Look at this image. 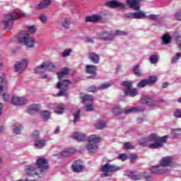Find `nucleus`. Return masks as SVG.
Listing matches in <instances>:
<instances>
[{
	"label": "nucleus",
	"mask_w": 181,
	"mask_h": 181,
	"mask_svg": "<svg viewBox=\"0 0 181 181\" xmlns=\"http://www.w3.org/2000/svg\"><path fill=\"white\" fill-rule=\"evenodd\" d=\"M70 69H65L60 72H57L59 80L61 81L57 84V88L59 90V93L57 94L58 97H63V95H67V91H69V86H70V81L67 79L63 80V78L69 76Z\"/></svg>",
	"instance_id": "obj_1"
},
{
	"label": "nucleus",
	"mask_w": 181,
	"mask_h": 181,
	"mask_svg": "<svg viewBox=\"0 0 181 181\" xmlns=\"http://www.w3.org/2000/svg\"><path fill=\"white\" fill-rule=\"evenodd\" d=\"M173 165V157L172 156H165L163 157L160 160L159 165L153 166L150 169L151 173L153 175H165V173H168L169 172L170 166Z\"/></svg>",
	"instance_id": "obj_2"
},
{
	"label": "nucleus",
	"mask_w": 181,
	"mask_h": 181,
	"mask_svg": "<svg viewBox=\"0 0 181 181\" xmlns=\"http://www.w3.org/2000/svg\"><path fill=\"white\" fill-rule=\"evenodd\" d=\"M147 138L148 142H154L148 145L149 149H160V148H163V144H166V141L168 138H169V136L165 135L159 137L156 134L152 133Z\"/></svg>",
	"instance_id": "obj_3"
},
{
	"label": "nucleus",
	"mask_w": 181,
	"mask_h": 181,
	"mask_svg": "<svg viewBox=\"0 0 181 181\" xmlns=\"http://www.w3.org/2000/svg\"><path fill=\"white\" fill-rule=\"evenodd\" d=\"M128 33L125 31L116 30L115 34L110 33L108 31H101L98 33L97 36L99 40L102 42H112L115 39V36H127Z\"/></svg>",
	"instance_id": "obj_4"
},
{
	"label": "nucleus",
	"mask_w": 181,
	"mask_h": 181,
	"mask_svg": "<svg viewBox=\"0 0 181 181\" xmlns=\"http://www.w3.org/2000/svg\"><path fill=\"white\" fill-rule=\"evenodd\" d=\"M136 11L127 13L124 14V18L126 19H153L155 18V16H151V14L147 16L146 13L144 11H141V8L139 10H136Z\"/></svg>",
	"instance_id": "obj_5"
},
{
	"label": "nucleus",
	"mask_w": 181,
	"mask_h": 181,
	"mask_svg": "<svg viewBox=\"0 0 181 181\" xmlns=\"http://www.w3.org/2000/svg\"><path fill=\"white\" fill-rule=\"evenodd\" d=\"M35 42V39L30 38V35L28 33L18 34V43L20 45H25L27 47H34Z\"/></svg>",
	"instance_id": "obj_6"
},
{
	"label": "nucleus",
	"mask_w": 181,
	"mask_h": 181,
	"mask_svg": "<svg viewBox=\"0 0 181 181\" xmlns=\"http://www.w3.org/2000/svg\"><path fill=\"white\" fill-rule=\"evenodd\" d=\"M141 103L142 104L148 105V107H150L151 108H156V107H159L161 104H163L165 100L163 99L153 100V99L148 96H142Z\"/></svg>",
	"instance_id": "obj_7"
},
{
	"label": "nucleus",
	"mask_w": 181,
	"mask_h": 181,
	"mask_svg": "<svg viewBox=\"0 0 181 181\" xmlns=\"http://www.w3.org/2000/svg\"><path fill=\"white\" fill-rule=\"evenodd\" d=\"M122 86L126 88L124 90L125 95H129V97H136L138 95V90L132 88V82L129 81H123Z\"/></svg>",
	"instance_id": "obj_8"
},
{
	"label": "nucleus",
	"mask_w": 181,
	"mask_h": 181,
	"mask_svg": "<svg viewBox=\"0 0 181 181\" xmlns=\"http://www.w3.org/2000/svg\"><path fill=\"white\" fill-rule=\"evenodd\" d=\"M102 173L105 177H108L110 176V173H112V172H117V170H119V167L114 165H110L107 163L102 167Z\"/></svg>",
	"instance_id": "obj_9"
},
{
	"label": "nucleus",
	"mask_w": 181,
	"mask_h": 181,
	"mask_svg": "<svg viewBox=\"0 0 181 181\" xmlns=\"http://www.w3.org/2000/svg\"><path fill=\"white\" fill-rule=\"evenodd\" d=\"M158 81V77L156 76H151L147 79H143L139 82L137 86L139 88H144V87H146V86H152V84H155Z\"/></svg>",
	"instance_id": "obj_10"
},
{
	"label": "nucleus",
	"mask_w": 181,
	"mask_h": 181,
	"mask_svg": "<svg viewBox=\"0 0 181 181\" xmlns=\"http://www.w3.org/2000/svg\"><path fill=\"white\" fill-rule=\"evenodd\" d=\"M144 0H126V5L134 9V11H139L141 9V2Z\"/></svg>",
	"instance_id": "obj_11"
},
{
	"label": "nucleus",
	"mask_w": 181,
	"mask_h": 181,
	"mask_svg": "<svg viewBox=\"0 0 181 181\" xmlns=\"http://www.w3.org/2000/svg\"><path fill=\"white\" fill-rule=\"evenodd\" d=\"M151 16H154V18L150 19V21H153L156 26L159 28H162L163 26L166 28L168 26V21L163 18V17L159 18V15L158 14H151Z\"/></svg>",
	"instance_id": "obj_12"
},
{
	"label": "nucleus",
	"mask_w": 181,
	"mask_h": 181,
	"mask_svg": "<svg viewBox=\"0 0 181 181\" xmlns=\"http://www.w3.org/2000/svg\"><path fill=\"white\" fill-rule=\"evenodd\" d=\"M49 108H53L55 114L62 115L66 111V105L63 103L50 104Z\"/></svg>",
	"instance_id": "obj_13"
},
{
	"label": "nucleus",
	"mask_w": 181,
	"mask_h": 181,
	"mask_svg": "<svg viewBox=\"0 0 181 181\" xmlns=\"http://www.w3.org/2000/svg\"><path fill=\"white\" fill-rule=\"evenodd\" d=\"M105 6L108 8H122V9H124L125 4L124 3L119 2L118 0H111L105 2Z\"/></svg>",
	"instance_id": "obj_14"
},
{
	"label": "nucleus",
	"mask_w": 181,
	"mask_h": 181,
	"mask_svg": "<svg viewBox=\"0 0 181 181\" xmlns=\"http://www.w3.org/2000/svg\"><path fill=\"white\" fill-rule=\"evenodd\" d=\"M36 163L38 169H41V172L47 170L49 168L47 165V159L45 158H38Z\"/></svg>",
	"instance_id": "obj_15"
},
{
	"label": "nucleus",
	"mask_w": 181,
	"mask_h": 181,
	"mask_svg": "<svg viewBox=\"0 0 181 181\" xmlns=\"http://www.w3.org/2000/svg\"><path fill=\"white\" fill-rule=\"evenodd\" d=\"M103 16L99 14H93L91 16H87L86 17V22H90V23H97L102 21Z\"/></svg>",
	"instance_id": "obj_16"
},
{
	"label": "nucleus",
	"mask_w": 181,
	"mask_h": 181,
	"mask_svg": "<svg viewBox=\"0 0 181 181\" xmlns=\"http://www.w3.org/2000/svg\"><path fill=\"white\" fill-rule=\"evenodd\" d=\"M26 103H28V100L25 98L13 96L11 99V104L13 105H23V104H26Z\"/></svg>",
	"instance_id": "obj_17"
},
{
	"label": "nucleus",
	"mask_w": 181,
	"mask_h": 181,
	"mask_svg": "<svg viewBox=\"0 0 181 181\" xmlns=\"http://www.w3.org/2000/svg\"><path fill=\"white\" fill-rule=\"evenodd\" d=\"M124 176H128V177H130L132 180H141L142 179L141 175L134 171H127Z\"/></svg>",
	"instance_id": "obj_18"
},
{
	"label": "nucleus",
	"mask_w": 181,
	"mask_h": 181,
	"mask_svg": "<svg viewBox=\"0 0 181 181\" xmlns=\"http://www.w3.org/2000/svg\"><path fill=\"white\" fill-rule=\"evenodd\" d=\"M83 169H84V166L80 163V160L75 161L72 165V170L75 172V173L83 172Z\"/></svg>",
	"instance_id": "obj_19"
},
{
	"label": "nucleus",
	"mask_w": 181,
	"mask_h": 181,
	"mask_svg": "<svg viewBox=\"0 0 181 181\" xmlns=\"http://www.w3.org/2000/svg\"><path fill=\"white\" fill-rule=\"evenodd\" d=\"M29 65V62L26 59H22L21 62H17L14 64V69H26Z\"/></svg>",
	"instance_id": "obj_20"
},
{
	"label": "nucleus",
	"mask_w": 181,
	"mask_h": 181,
	"mask_svg": "<svg viewBox=\"0 0 181 181\" xmlns=\"http://www.w3.org/2000/svg\"><path fill=\"white\" fill-rule=\"evenodd\" d=\"M172 43V36L169 33H166L162 37V45L164 46H168Z\"/></svg>",
	"instance_id": "obj_21"
},
{
	"label": "nucleus",
	"mask_w": 181,
	"mask_h": 181,
	"mask_svg": "<svg viewBox=\"0 0 181 181\" xmlns=\"http://www.w3.org/2000/svg\"><path fill=\"white\" fill-rule=\"evenodd\" d=\"M145 109L142 106H138L127 109L124 111V114H131L132 112H144Z\"/></svg>",
	"instance_id": "obj_22"
},
{
	"label": "nucleus",
	"mask_w": 181,
	"mask_h": 181,
	"mask_svg": "<svg viewBox=\"0 0 181 181\" xmlns=\"http://www.w3.org/2000/svg\"><path fill=\"white\" fill-rule=\"evenodd\" d=\"M39 110H40V106L37 104L30 105L28 107V114H36V112H39Z\"/></svg>",
	"instance_id": "obj_23"
},
{
	"label": "nucleus",
	"mask_w": 181,
	"mask_h": 181,
	"mask_svg": "<svg viewBox=\"0 0 181 181\" xmlns=\"http://www.w3.org/2000/svg\"><path fill=\"white\" fill-rule=\"evenodd\" d=\"M51 4L52 0H43L42 2L37 5L36 9L42 11V9H45V8H47V6H49Z\"/></svg>",
	"instance_id": "obj_24"
},
{
	"label": "nucleus",
	"mask_w": 181,
	"mask_h": 181,
	"mask_svg": "<svg viewBox=\"0 0 181 181\" xmlns=\"http://www.w3.org/2000/svg\"><path fill=\"white\" fill-rule=\"evenodd\" d=\"M86 149L90 152V153L94 154L97 153V151H98V146L95 144L89 143L86 146Z\"/></svg>",
	"instance_id": "obj_25"
},
{
	"label": "nucleus",
	"mask_w": 181,
	"mask_h": 181,
	"mask_svg": "<svg viewBox=\"0 0 181 181\" xmlns=\"http://www.w3.org/2000/svg\"><path fill=\"white\" fill-rule=\"evenodd\" d=\"M25 173L28 176H35V175H37L35 165H28L25 168Z\"/></svg>",
	"instance_id": "obj_26"
},
{
	"label": "nucleus",
	"mask_w": 181,
	"mask_h": 181,
	"mask_svg": "<svg viewBox=\"0 0 181 181\" xmlns=\"http://www.w3.org/2000/svg\"><path fill=\"white\" fill-rule=\"evenodd\" d=\"M35 69H56V66L52 62H44L35 67Z\"/></svg>",
	"instance_id": "obj_27"
},
{
	"label": "nucleus",
	"mask_w": 181,
	"mask_h": 181,
	"mask_svg": "<svg viewBox=\"0 0 181 181\" xmlns=\"http://www.w3.org/2000/svg\"><path fill=\"white\" fill-rule=\"evenodd\" d=\"M89 143L90 144H100L101 142V138H100V136L96 134L90 135L88 138Z\"/></svg>",
	"instance_id": "obj_28"
},
{
	"label": "nucleus",
	"mask_w": 181,
	"mask_h": 181,
	"mask_svg": "<svg viewBox=\"0 0 181 181\" xmlns=\"http://www.w3.org/2000/svg\"><path fill=\"white\" fill-rule=\"evenodd\" d=\"M73 137L76 139V141H81L82 142H84V141L86 139V134L83 133L76 132L73 135Z\"/></svg>",
	"instance_id": "obj_29"
},
{
	"label": "nucleus",
	"mask_w": 181,
	"mask_h": 181,
	"mask_svg": "<svg viewBox=\"0 0 181 181\" xmlns=\"http://www.w3.org/2000/svg\"><path fill=\"white\" fill-rule=\"evenodd\" d=\"M89 58L90 59L91 62H93L95 64H98V63H100V55L99 54L92 52V53L89 54Z\"/></svg>",
	"instance_id": "obj_30"
},
{
	"label": "nucleus",
	"mask_w": 181,
	"mask_h": 181,
	"mask_svg": "<svg viewBox=\"0 0 181 181\" xmlns=\"http://www.w3.org/2000/svg\"><path fill=\"white\" fill-rule=\"evenodd\" d=\"M23 129L22 124H16L13 126V132L16 134V135H19L21 134V131Z\"/></svg>",
	"instance_id": "obj_31"
},
{
	"label": "nucleus",
	"mask_w": 181,
	"mask_h": 181,
	"mask_svg": "<svg viewBox=\"0 0 181 181\" xmlns=\"http://www.w3.org/2000/svg\"><path fill=\"white\" fill-rule=\"evenodd\" d=\"M40 115L44 121H47L50 118V112L47 110H42L40 112Z\"/></svg>",
	"instance_id": "obj_32"
},
{
	"label": "nucleus",
	"mask_w": 181,
	"mask_h": 181,
	"mask_svg": "<svg viewBox=\"0 0 181 181\" xmlns=\"http://www.w3.org/2000/svg\"><path fill=\"white\" fill-rule=\"evenodd\" d=\"M35 146L38 149H41V148H43L46 145V141L45 140H37L35 141Z\"/></svg>",
	"instance_id": "obj_33"
},
{
	"label": "nucleus",
	"mask_w": 181,
	"mask_h": 181,
	"mask_svg": "<svg viewBox=\"0 0 181 181\" xmlns=\"http://www.w3.org/2000/svg\"><path fill=\"white\" fill-rule=\"evenodd\" d=\"M7 16L8 17L7 20L11 22L12 23H13V21H16L17 19V16L16 12L9 13L7 15Z\"/></svg>",
	"instance_id": "obj_34"
},
{
	"label": "nucleus",
	"mask_w": 181,
	"mask_h": 181,
	"mask_svg": "<svg viewBox=\"0 0 181 181\" xmlns=\"http://www.w3.org/2000/svg\"><path fill=\"white\" fill-rule=\"evenodd\" d=\"M149 61L151 64H156L158 62H159V57L156 54H152L149 57Z\"/></svg>",
	"instance_id": "obj_35"
},
{
	"label": "nucleus",
	"mask_w": 181,
	"mask_h": 181,
	"mask_svg": "<svg viewBox=\"0 0 181 181\" xmlns=\"http://www.w3.org/2000/svg\"><path fill=\"white\" fill-rule=\"evenodd\" d=\"M73 153V149L68 148L62 152L60 153L59 156H70V155H72Z\"/></svg>",
	"instance_id": "obj_36"
},
{
	"label": "nucleus",
	"mask_w": 181,
	"mask_h": 181,
	"mask_svg": "<svg viewBox=\"0 0 181 181\" xmlns=\"http://www.w3.org/2000/svg\"><path fill=\"white\" fill-rule=\"evenodd\" d=\"M139 144L141 146H148V144H149V140L147 138H142L139 140Z\"/></svg>",
	"instance_id": "obj_37"
},
{
	"label": "nucleus",
	"mask_w": 181,
	"mask_h": 181,
	"mask_svg": "<svg viewBox=\"0 0 181 181\" xmlns=\"http://www.w3.org/2000/svg\"><path fill=\"white\" fill-rule=\"evenodd\" d=\"M35 73L40 74L41 78H47V75L45 74V69H37L35 70Z\"/></svg>",
	"instance_id": "obj_38"
},
{
	"label": "nucleus",
	"mask_w": 181,
	"mask_h": 181,
	"mask_svg": "<svg viewBox=\"0 0 181 181\" xmlns=\"http://www.w3.org/2000/svg\"><path fill=\"white\" fill-rule=\"evenodd\" d=\"M93 96L90 95H86L83 96V103L85 104H90V103H93Z\"/></svg>",
	"instance_id": "obj_39"
},
{
	"label": "nucleus",
	"mask_w": 181,
	"mask_h": 181,
	"mask_svg": "<svg viewBox=\"0 0 181 181\" xmlns=\"http://www.w3.org/2000/svg\"><path fill=\"white\" fill-rule=\"evenodd\" d=\"M172 135H173V138H179L180 136L181 129H171Z\"/></svg>",
	"instance_id": "obj_40"
},
{
	"label": "nucleus",
	"mask_w": 181,
	"mask_h": 181,
	"mask_svg": "<svg viewBox=\"0 0 181 181\" xmlns=\"http://www.w3.org/2000/svg\"><path fill=\"white\" fill-rule=\"evenodd\" d=\"M95 127L97 129H103V128H105V122L103 120L98 121L95 123Z\"/></svg>",
	"instance_id": "obj_41"
},
{
	"label": "nucleus",
	"mask_w": 181,
	"mask_h": 181,
	"mask_svg": "<svg viewBox=\"0 0 181 181\" xmlns=\"http://www.w3.org/2000/svg\"><path fill=\"white\" fill-rule=\"evenodd\" d=\"M5 29H12V23L9 20L3 21Z\"/></svg>",
	"instance_id": "obj_42"
},
{
	"label": "nucleus",
	"mask_w": 181,
	"mask_h": 181,
	"mask_svg": "<svg viewBox=\"0 0 181 181\" xmlns=\"http://www.w3.org/2000/svg\"><path fill=\"white\" fill-rule=\"evenodd\" d=\"M80 113H81V110H78L74 114V124H76V122H78V121H80Z\"/></svg>",
	"instance_id": "obj_43"
},
{
	"label": "nucleus",
	"mask_w": 181,
	"mask_h": 181,
	"mask_svg": "<svg viewBox=\"0 0 181 181\" xmlns=\"http://www.w3.org/2000/svg\"><path fill=\"white\" fill-rule=\"evenodd\" d=\"M174 19H175V21H177L178 22H181V10L177 11L174 13Z\"/></svg>",
	"instance_id": "obj_44"
},
{
	"label": "nucleus",
	"mask_w": 181,
	"mask_h": 181,
	"mask_svg": "<svg viewBox=\"0 0 181 181\" xmlns=\"http://www.w3.org/2000/svg\"><path fill=\"white\" fill-rule=\"evenodd\" d=\"M133 73L135 76H137V77H142V76H144V72L139 69H134Z\"/></svg>",
	"instance_id": "obj_45"
},
{
	"label": "nucleus",
	"mask_w": 181,
	"mask_h": 181,
	"mask_svg": "<svg viewBox=\"0 0 181 181\" xmlns=\"http://www.w3.org/2000/svg\"><path fill=\"white\" fill-rule=\"evenodd\" d=\"M5 83V74L0 76V93L4 91V86L1 84H4Z\"/></svg>",
	"instance_id": "obj_46"
},
{
	"label": "nucleus",
	"mask_w": 181,
	"mask_h": 181,
	"mask_svg": "<svg viewBox=\"0 0 181 181\" xmlns=\"http://www.w3.org/2000/svg\"><path fill=\"white\" fill-rule=\"evenodd\" d=\"M86 73L88 74H93L89 78H94L95 76V69H86Z\"/></svg>",
	"instance_id": "obj_47"
},
{
	"label": "nucleus",
	"mask_w": 181,
	"mask_h": 181,
	"mask_svg": "<svg viewBox=\"0 0 181 181\" xmlns=\"http://www.w3.org/2000/svg\"><path fill=\"white\" fill-rule=\"evenodd\" d=\"M31 138H32L33 141H35V142L37 141H38L39 140V132L38 131L34 132L31 135Z\"/></svg>",
	"instance_id": "obj_48"
},
{
	"label": "nucleus",
	"mask_w": 181,
	"mask_h": 181,
	"mask_svg": "<svg viewBox=\"0 0 181 181\" xmlns=\"http://www.w3.org/2000/svg\"><path fill=\"white\" fill-rule=\"evenodd\" d=\"M72 52H73V49H65L62 52V57H68V56H70V54H71Z\"/></svg>",
	"instance_id": "obj_49"
},
{
	"label": "nucleus",
	"mask_w": 181,
	"mask_h": 181,
	"mask_svg": "<svg viewBox=\"0 0 181 181\" xmlns=\"http://www.w3.org/2000/svg\"><path fill=\"white\" fill-rule=\"evenodd\" d=\"M109 87H111V84L108 83H102L98 86V90H106V88H108Z\"/></svg>",
	"instance_id": "obj_50"
},
{
	"label": "nucleus",
	"mask_w": 181,
	"mask_h": 181,
	"mask_svg": "<svg viewBox=\"0 0 181 181\" xmlns=\"http://www.w3.org/2000/svg\"><path fill=\"white\" fill-rule=\"evenodd\" d=\"M180 57H181V52H177L172 59V63H176V62H177V60H179Z\"/></svg>",
	"instance_id": "obj_51"
},
{
	"label": "nucleus",
	"mask_w": 181,
	"mask_h": 181,
	"mask_svg": "<svg viewBox=\"0 0 181 181\" xmlns=\"http://www.w3.org/2000/svg\"><path fill=\"white\" fill-rule=\"evenodd\" d=\"M174 117L175 118H181V110L180 109H177L174 111L173 112Z\"/></svg>",
	"instance_id": "obj_52"
},
{
	"label": "nucleus",
	"mask_w": 181,
	"mask_h": 181,
	"mask_svg": "<svg viewBox=\"0 0 181 181\" xmlns=\"http://www.w3.org/2000/svg\"><path fill=\"white\" fill-rule=\"evenodd\" d=\"M113 112L115 114V115H119V114H122L123 111L122 109L119 107H115L113 109Z\"/></svg>",
	"instance_id": "obj_53"
},
{
	"label": "nucleus",
	"mask_w": 181,
	"mask_h": 181,
	"mask_svg": "<svg viewBox=\"0 0 181 181\" xmlns=\"http://www.w3.org/2000/svg\"><path fill=\"white\" fill-rule=\"evenodd\" d=\"M85 104H86V111H93L94 110V107H93V102Z\"/></svg>",
	"instance_id": "obj_54"
},
{
	"label": "nucleus",
	"mask_w": 181,
	"mask_h": 181,
	"mask_svg": "<svg viewBox=\"0 0 181 181\" xmlns=\"http://www.w3.org/2000/svg\"><path fill=\"white\" fill-rule=\"evenodd\" d=\"M124 149H134V146L129 142H125L124 144Z\"/></svg>",
	"instance_id": "obj_55"
},
{
	"label": "nucleus",
	"mask_w": 181,
	"mask_h": 181,
	"mask_svg": "<svg viewBox=\"0 0 181 181\" xmlns=\"http://www.w3.org/2000/svg\"><path fill=\"white\" fill-rule=\"evenodd\" d=\"M40 21L42 23H46L47 22V17L45 14L40 15Z\"/></svg>",
	"instance_id": "obj_56"
},
{
	"label": "nucleus",
	"mask_w": 181,
	"mask_h": 181,
	"mask_svg": "<svg viewBox=\"0 0 181 181\" xmlns=\"http://www.w3.org/2000/svg\"><path fill=\"white\" fill-rule=\"evenodd\" d=\"M136 158H137V156L136 154L134 153H132L130 154L129 156V160H130V162L132 163L134 162H135L136 160Z\"/></svg>",
	"instance_id": "obj_57"
},
{
	"label": "nucleus",
	"mask_w": 181,
	"mask_h": 181,
	"mask_svg": "<svg viewBox=\"0 0 181 181\" xmlns=\"http://www.w3.org/2000/svg\"><path fill=\"white\" fill-rule=\"evenodd\" d=\"M28 31L30 32V33H35V32H36V27L35 25H30L28 28Z\"/></svg>",
	"instance_id": "obj_58"
},
{
	"label": "nucleus",
	"mask_w": 181,
	"mask_h": 181,
	"mask_svg": "<svg viewBox=\"0 0 181 181\" xmlns=\"http://www.w3.org/2000/svg\"><path fill=\"white\" fill-rule=\"evenodd\" d=\"M63 28H65V29H69L70 26V23H69V21L67 19L64 20V22L62 23Z\"/></svg>",
	"instance_id": "obj_59"
},
{
	"label": "nucleus",
	"mask_w": 181,
	"mask_h": 181,
	"mask_svg": "<svg viewBox=\"0 0 181 181\" xmlns=\"http://www.w3.org/2000/svg\"><path fill=\"white\" fill-rule=\"evenodd\" d=\"M88 90L90 93H95V91H98V90L100 89H98V88H96L95 86H90Z\"/></svg>",
	"instance_id": "obj_60"
},
{
	"label": "nucleus",
	"mask_w": 181,
	"mask_h": 181,
	"mask_svg": "<svg viewBox=\"0 0 181 181\" xmlns=\"http://www.w3.org/2000/svg\"><path fill=\"white\" fill-rule=\"evenodd\" d=\"M119 159L123 161L127 160V159H128V156H127L125 153L120 154L119 156Z\"/></svg>",
	"instance_id": "obj_61"
},
{
	"label": "nucleus",
	"mask_w": 181,
	"mask_h": 181,
	"mask_svg": "<svg viewBox=\"0 0 181 181\" xmlns=\"http://www.w3.org/2000/svg\"><path fill=\"white\" fill-rule=\"evenodd\" d=\"M3 98L4 101H8L9 100V94L4 93Z\"/></svg>",
	"instance_id": "obj_62"
},
{
	"label": "nucleus",
	"mask_w": 181,
	"mask_h": 181,
	"mask_svg": "<svg viewBox=\"0 0 181 181\" xmlns=\"http://www.w3.org/2000/svg\"><path fill=\"white\" fill-rule=\"evenodd\" d=\"M85 69H97V66L95 65L88 64L86 66Z\"/></svg>",
	"instance_id": "obj_63"
},
{
	"label": "nucleus",
	"mask_w": 181,
	"mask_h": 181,
	"mask_svg": "<svg viewBox=\"0 0 181 181\" xmlns=\"http://www.w3.org/2000/svg\"><path fill=\"white\" fill-rule=\"evenodd\" d=\"M144 179L146 181H152V178H151V175H144Z\"/></svg>",
	"instance_id": "obj_64"
}]
</instances>
